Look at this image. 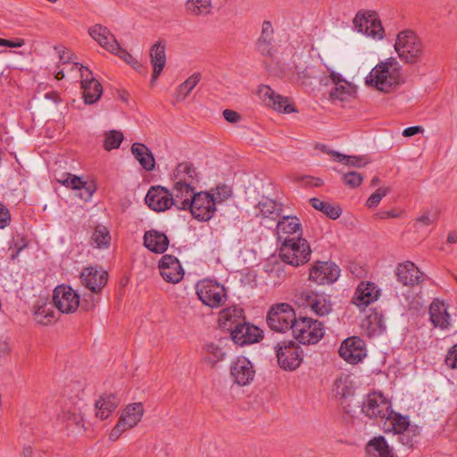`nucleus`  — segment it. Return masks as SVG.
Masks as SVG:
<instances>
[{
  "mask_svg": "<svg viewBox=\"0 0 457 457\" xmlns=\"http://www.w3.org/2000/svg\"><path fill=\"white\" fill-rule=\"evenodd\" d=\"M403 82L402 65L394 57L377 63L365 78L367 87L386 94L395 91Z\"/></svg>",
  "mask_w": 457,
  "mask_h": 457,
  "instance_id": "nucleus-1",
  "label": "nucleus"
},
{
  "mask_svg": "<svg viewBox=\"0 0 457 457\" xmlns=\"http://www.w3.org/2000/svg\"><path fill=\"white\" fill-rule=\"evenodd\" d=\"M394 48L398 57L410 65L421 62L426 55L423 39L411 29L402 30L396 35Z\"/></svg>",
  "mask_w": 457,
  "mask_h": 457,
  "instance_id": "nucleus-2",
  "label": "nucleus"
},
{
  "mask_svg": "<svg viewBox=\"0 0 457 457\" xmlns=\"http://www.w3.org/2000/svg\"><path fill=\"white\" fill-rule=\"evenodd\" d=\"M321 83L328 87V100L334 104L344 105L356 96V86L335 71H329Z\"/></svg>",
  "mask_w": 457,
  "mask_h": 457,
  "instance_id": "nucleus-3",
  "label": "nucleus"
},
{
  "mask_svg": "<svg viewBox=\"0 0 457 457\" xmlns=\"http://www.w3.org/2000/svg\"><path fill=\"white\" fill-rule=\"evenodd\" d=\"M361 410L370 419L385 420L384 428L393 420L394 414H399L392 410L391 402L380 392L368 394L362 402Z\"/></svg>",
  "mask_w": 457,
  "mask_h": 457,
  "instance_id": "nucleus-4",
  "label": "nucleus"
},
{
  "mask_svg": "<svg viewBox=\"0 0 457 457\" xmlns=\"http://www.w3.org/2000/svg\"><path fill=\"white\" fill-rule=\"evenodd\" d=\"M279 243L278 255L285 263L297 267L310 261L311 247L303 237Z\"/></svg>",
  "mask_w": 457,
  "mask_h": 457,
  "instance_id": "nucleus-5",
  "label": "nucleus"
},
{
  "mask_svg": "<svg viewBox=\"0 0 457 457\" xmlns=\"http://www.w3.org/2000/svg\"><path fill=\"white\" fill-rule=\"evenodd\" d=\"M144 413L145 409L142 403L128 404L121 411L116 425L112 428L109 439L112 442L117 441L125 431L135 428L140 422Z\"/></svg>",
  "mask_w": 457,
  "mask_h": 457,
  "instance_id": "nucleus-6",
  "label": "nucleus"
},
{
  "mask_svg": "<svg viewBox=\"0 0 457 457\" xmlns=\"http://www.w3.org/2000/svg\"><path fill=\"white\" fill-rule=\"evenodd\" d=\"M293 335L303 345L318 343L324 336L323 324L312 318H299L294 322Z\"/></svg>",
  "mask_w": 457,
  "mask_h": 457,
  "instance_id": "nucleus-7",
  "label": "nucleus"
},
{
  "mask_svg": "<svg viewBox=\"0 0 457 457\" xmlns=\"http://www.w3.org/2000/svg\"><path fill=\"white\" fill-rule=\"evenodd\" d=\"M353 23L358 32L374 40H382L385 37V29L375 11L358 12Z\"/></svg>",
  "mask_w": 457,
  "mask_h": 457,
  "instance_id": "nucleus-8",
  "label": "nucleus"
},
{
  "mask_svg": "<svg viewBox=\"0 0 457 457\" xmlns=\"http://www.w3.org/2000/svg\"><path fill=\"white\" fill-rule=\"evenodd\" d=\"M393 420L385 428L386 431H392L398 435V441L401 445L412 449L418 441L420 429L416 425H410L408 417L394 414Z\"/></svg>",
  "mask_w": 457,
  "mask_h": 457,
  "instance_id": "nucleus-9",
  "label": "nucleus"
},
{
  "mask_svg": "<svg viewBox=\"0 0 457 457\" xmlns=\"http://www.w3.org/2000/svg\"><path fill=\"white\" fill-rule=\"evenodd\" d=\"M196 294L202 303L211 308H218L227 300L225 287L211 279L199 281L196 284Z\"/></svg>",
  "mask_w": 457,
  "mask_h": 457,
  "instance_id": "nucleus-10",
  "label": "nucleus"
},
{
  "mask_svg": "<svg viewBox=\"0 0 457 457\" xmlns=\"http://www.w3.org/2000/svg\"><path fill=\"white\" fill-rule=\"evenodd\" d=\"M296 321L295 313L288 303H278L273 305L267 315L269 327L277 332H285L293 329L294 322Z\"/></svg>",
  "mask_w": 457,
  "mask_h": 457,
  "instance_id": "nucleus-11",
  "label": "nucleus"
},
{
  "mask_svg": "<svg viewBox=\"0 0 457 457\" xmlns=\"http://www.w3.org/2000/svg\"><path fill=\"white\" fill-rule=\"evenodd\" d=\"M278 362L285 370H296L303 361L301 347L293 341L280 342L276 346Z\"/></svg>",
  "mask_w": 457,
  "mask_h": 457,
  "instance_id": "nucleus-12",
  "label": "nucleus"
},
{
  "mask_svg": "<svg viewBox=\"0 0 457 457\" xmlns=\"http://www.w3.org/2000/svg\"><path fill=\"white\" fill-rule=\"evenodd\" d=\"M53 302L62 313H74L79 307L80 297L70 286L60 285L54 290Z\"/></svg>",
  "mask_w": 457,
  "mask_h": 457,
  "instance_id": "nucleus-13",
  "label": "nucleus"
},
{
  "mask_svg": "<svg viewBox=\"0 0 457 457\" xmlns=\"http://www.w3.org/2000/svg\"><path fill=\"white\" fill-rule=\"evenodd\" d=\"M257 95L265 106L270 107L274 111L285 113L296 112L294 104L288 97L276 94L270 86H259Z\"/></svg>",
  "mask_w": 457,
  "mask_h": 457,
  "instance_id": "nucleus-14",
  "label": "nucleus"
},
{
  "mask_svg": "<svg viewBox=\"0 0 457 457\" xmlns=\"http://www.w3.org/2000/svg\"><path fill=\"white\" fill-rule=\"evenodd\" d=\"M213 198L208 192L195 193L190 201L187 209L192 216L202 221L211 220L216 211Z\"/></svg>",
  "mask_w": 457,
  "mask_h": 457,
  "instance_id": "nucleus-15",
  "label": "nucleus"
},
{
  "mask_svg": "<svg viewBox=\"0 0 457 457\" xmlns=\"http://www.w3.org/2000/svg\"><path fill=\"white\" fill-rule=\"evenodd\" d=\"M298 303L310 308L318 316H326L332 311L330 300L324 295L303 290L297 295Z\"/></svg>",
  "mask_w": 457,
  "mask_h": 457,
  "instance_id": "nucleus-16",
  "label": "nucleus"
},
{
  "mask_svg": "<svg viewBox=\"0 0 457 457\" xmlns=\"http://www.w3.org/2000/svg\"><path fill=\"white\" fill-rule=\"evenodd\" d=\"M320 64H315L312 61L300 62L295 66L291 72L289 79L292 82L299 83L303 86H310L314 80L323 79Z\"/></svg>",
  "mask_w": 457,
  "mask_h": 457,
  "instance_id": "nucleus-17",
  "label": "nucleus"
},
{
  "mask_svg": "<svg viewBox=\"0 0 457 457\" xmlns=\"http://www.w3.org/2000/svg\"><path fill=\"white\" fill-rule=\"evenodd\" d=\"M338 353L345 361L351 364L361 361L367 355L365 344L358 337H351L344 340Z\"/></svg>",
  "mask_w": 457,
  "mask_h": 457,
  "instance_id": "nucleus-18",
  "label": "nucleus"
},
{
  "mask_svg": "<svg viewBox=\"0 0 457 457\" xmlns=\"http://www.w3.org/2000/svg\"><path fill=\"white\" fill-rule=\"evenodd\" d=\"M79 72L85 103L89 104L96 103L102 96V85L93 78L91 71L87 67L80 66Z\"/></svg>",
  "mask_w": 457,
  "mask_h": 457,
  "instance_id": "nucleus-19",
  "label": "nucleus"
},
{
  "mask_svg": "<svg viewBox=\"0 0 457 457\" xmlns=\"http://www.w3.org/2000/svg\"><path fill=\"white\" fill-rule=\"evenodd\" d=\"M340 275V270L335 263L320 262L312 266L309 279L319 284H330L335 282Z\"/></svg>",
  "mask_w": 457,
  "mask_h": 457,
  "instance_id": "nucleus-20",
  "label": "nucleus"
},
{
  "mask_svg": "<svg viewBox=\"0 0 457 457\" xmlns=\"http://www.w3.org/2000/svg\"><path fill=\"white\" fill-rule=\"evenodd\" d=\"M80 279L84 287L97 294L107 284L108 273L102 268L87 267L82 270Z\"/></svg>",
  "mask_w": 457,
  "mask_h": 457,
  "instance_id": "nucleus-21",
  "label": "nucleus"
},
{
  "mask_svg": "<svg viewBox=\"0 0 457 457\" xmlns=\"http://www.w3.org/2000/svg\"><path fill=\"white\" fill-rule=\"evenodd\" d=\"M159 270L162 278L170 283L176 284L179 282L184 276V270L179 261L170 254H165L161 258Z\"/></svg>",
  "mask_w": 457,
  "mask_h": 457,
  "instance_id": "nucleus-22",
  "label": "nucleus"
},
{
  "mask_svg": "<svg viewBox=\"0 0 457 457\" xmlns=\"http://www.w3.org/2000/svg\"><path fill=\"white\" fill-rule=\"evenodd\" d=\"M277 239L278 242L294 240L302 237V225L295 216H284L277 224Z\"/></svg>",
  "mask_w": 457,
  "mask_h": 457,
  "instance_id": "nucleus-23",
  "label": "nucleus"
},
{
  "mask_svg": "<svg viewBox=\"0 0 457 457\" xmlns=\"http://www.w3.org/2000/svg\"><path fill=\"white\" fill-rule=\"evenodd\" d=\"M230 373L236 383L245 386L253 379L255 370L247 358L240 356L232 363Z\"/></svg>",
  "mask_w": 457,
  "mask_h": 457,
  "instance_id": "nucleus-24",
  "label": "nucleus"
},
{
  "mask_svg": "<svg viewBox=\"0 0 457 457\" xmlns=\"http://www.w3.org/2000/svg\"><path fill=\"white\" fill-rule=\"evenodd\" d=\"M145 203L156 212H163L173 205L170 192L162 187H152L146 194Z\"/></svg>",
  "mask_w": 457,
  "mask_h": 457,
  "instance_id": "nucleus-25",
  "label": "nucleus"
},
{
  "mask_svg": "<svg viewBox=\"0 0 457 457\" xmlns=\"http://www.w3.org/2000/svg\"><path fill=\"white\" fill-rule=\"evenodd\" d=\"M262 331L255 326L243 321L238 328H233L230 332L232 340L240 345L258 342L262 338Z\"/></svg>",
  "mask_w": 457,
  "mask_h": 457,
  "instance_id": "nucleus-26",
  "label": "nucleus"
},
{
  "mask_svg": "<svg viewBox=\"0 0 457 457\" xmlns=\"http://www.w3.org/2000/svg\"><path fill=\"white\" fill-rule=\"evenodd\" d=\"M379 295V290L374 283L361 282L355 290L353 303L359 308H365L375 302Z\"/></svg>",
  "mask_w": 457,
  "mask_h": 457,
  "instance_id": "nucleus-27",
  "label": "nucleus"
},
{
  "mask_svg": "<svg viewBox=\"0 0 457 457\" xmlns=\"http://www.w3.org/2000/svg\"><path fill=\"white\" fill-rule=\"evenodd\" d=\"M366 457H398L383 436L372 437L364 448Z\"/></svg>",
  "mask_w": 457,
  "mask_h": 457,
  "instance_id": "nucleus-28",
  "label": "nucleus"
},
{
  "mask_svg": "<svg viewBox=\"0 0 457 457\" xmlns=\"http://www.w3.org/2000/svg\"><path fill=\"white\" fill-rule=\"evenodd\" d=\"M396 276L398 281L407 287L418 285L422 280L421 271L411 262L400 263L396 269Z\"/></svg>",
  "mask_w": 457,
  "mask_h": 457,
  "instance_id": "nucleus-29",
  "label": "nucleus"
},
{
  "mask_svg": "<svg viewBox=\"0 0 457 457\" xmlns=\"http://www.w3.org/2000/svg\"><path fill=\"white\" fill-rule=\"evenodd\" d=\"M120 404V399L114 394H103L95 402V416L105 420L112 415Z\"/></svg>",
  "mask_w": 457,
  "mask_h": 457,
  "instance_id": "nucleus-30",
  "label": "nucleus"
},
{
  "mask_svg": "<svg viewBox=\"0 0 457 457\" xmlns=\"http://www.w3.org/2000/svg\"><path fill=\"white\" fill-rule=\"evenodd\" d=\"M90 37L110 53L119 49V44L111 31L104 26L96 24L89 28Z\"/></svg>",
  "mask_w": 457,
  "mask_h": 457,
  "instance_id": "nucleus-31",
  "label": "nucleus"
},
{
  "mask_svg": "<svg viewBox=\"0 0 457 457\" xmlns=\"http://www.w3.org/2000/svg\"><path fill=\"white\" fill-rule=\"evenodd\" d=\"M172 179L174 186L193 187L197 181V173L192 164L188 162H181L175 168Z\"/></svg>",
  "mask_w": 457,
  "mask_h": 457,
  "instance_id": "nucleus-32",
  "label": "nucleus"
},
{
  "mask_svg": "<svg viewBox=\"0 0 457 457\" xmlns=\"http://www.w3.org/2000/svg\"><path fill=\"white\" fill-rule=\"evenodd\" d=\"M430 320L435 327L447 329L451 327L450 314L444 302L435 300L429 307Z\"/></svg>",
  "mask_w": 457,
  "mask_h": 457,
  "instance_id": "nucleus-33",
  "label": "nucleus"
},
{
  "mask_svg": "<svg viewBox=\"0 0 457 457\" xmlns=\"http://www.w3.org/2000/svg\"><path fill=\"white\" fill-rule=\"evenodd\" d=\"M243 321H245L243 310L237 306L226 308L219 315L220 326L229 332L233 330V328H238Z\"/></svg>",
  "mask_w": 457,
  "mask_h": 457,
  "instance_id": "nucleus-34",
  "label": "nucleus"
},
{
  "mask_svg": "<svg viewBox=\"0 0 457 457\" xmlns=\"http://www.w3.org/2000/svg\"><path fill=\"white\" fill-rule=\"evenodd\" d=\"M144 245L154 253H162L168 248L169 240L165 234L156 230H150L145 233Z\"/></svg>",
  "mask_w": 457,
  "mask_h": 457,
  "instance_id": "nucleus-35",
  "label": "nucleus"
},
{
  "mask_svg": "<svg viewBox=\"0 0 457 457\" xmlns=\"http://www.w3.org/2000/svg\"><path fill=\"white\" fill-rule=\"evenodd\" d=\"M170 194L174 206L179 210H187L188 204L195 193L194 187L173 186Z\"/></svg>",
  "mask_w": 457,
  "mask_h": 457,
  "instance_id": "nucleus-36",
  "label": "nucleus"
},
{
  "mask_svg": "<svg viewBox=\"0 0 457 457\" xmlns=\"http://www.w3.org/2000/svg\"><path fill=\"white\" fill-rule=\"evenodd\" d=\"M274 29L270 21H265L262 24L261 35L257 40L258 51L263 55H270L272 50Z\"/></svg>",
  "mask_w": 457,
  "mask_h": 457,
  "instance_id": "nucleus-37",
  "label": "nucleus"
},
{
  "mask_svg": "<svg viewBox=\"0 0 457 457\" xmlns=\"http://www.w3.org/2000/svg\"><path fill=\"white\" fill-rule=\"evenodd\" d=\"M131 153L145 170H154L155 164L154 158L152 152L145 145L134 143L131 145Z\"/></svg>",
  "mask_w": 457,
  "mask_h": 457,
  "instance_id": "nucleus-38",
  "label": "nucleus"
},
{
  "mask_svg": "<svg viewBox=\"0 0 457 457\" xmlns=\"http://www.w3.org/2000/svg\"><path fill=\"white\" fill-rule=\"evenodd\" d=\"M150 56L151 63L154 67L152 75V83H154L162 73L166 63L164 46L160 43L154 44L151 48Z\"/></svg>",
  "mask_w": 457,
  "mask_h": 457,
  "instance_id": "nucleus-39",
  "label": "nucleus"
},
{
  "mask_svg": "<svg viewBox=\"0 0 457 457\" xmlns=\"http://www.w3.org/2000/svg\"><path fill=\"white\" fill-rule=\"evenodd\" d=\"M333 392L337 397L347 398L354 394L353 381L350 375L341 374L333 385Z\"/></svg>",
  "mask_w": 457,
  "mask_h": 457,
  "instance_id": "nucleus-40",
  "label": "nucleus"
},
{
  "mask_svg": "<svg viewBox=\"0 0 457 457\" xmlns=\"http://www.w3.org/2000/svg\"><path fill=\"white\" fill-rule=\"evenodd\" d=\"M361 327L369 337L379 335L386 328L383 316L378 312L370 313Z\"/></svg>",
  "mask_w": 457,
  "mask_h": 457,
  "instance_id": "nucleus-41",
  "label": "nucleus"
},
{
  "mask_svg": "<svg viewBox=\"0 0 457 457\" xmlns=\"http://www.w3.org/2000/svg\"><path fill=\"white\" fill-rule=\"evenodd\" d=\"M59 419L65 423L68 429L72 431L80 432L85 428L84 419L75 408L63 411L59 415Z\"/></svg>",
  "mask_w": 457,
  "mask_h": 457,
  "instance_id": "nucleus-42",
  "label": "nucleus"
},
{
  "mask_svg": "<svg viewBox=\"0 0 457 457\" xmlns=\"http://www.w3.org/2000/svg\"><path fill=\"white\" fill-rule=\"evenodd\" d=\"M57 181L66 187H70L71 189L85 188L89 196H92L96 191V187L94 185H87V182L83 181L80 177L72 175L71 173H63L61 178L57 179Z\"/></svg>",
  "mask_w": 457,
  "mask_h": 457,
  "instance_id": "nucleus-43",
  "label": "nucleus"
},
{
  "mask_svg": "<svg viewBox=\"0 0 457 457\" xmlns=\"http://www.w3.org/2000/svg\"><path fill=\"white\" fill-rule=\"evenodd\" d=\"M203 352L204 361L211 366H214L223 361L226 356L223 348L213 343L206 344Z\"/></svg>",
  "mask_w": 457,
  "mask_h": 457,
  "instance_id": "nucleus-44",
  "label": "nucleus"
},
{
  "mask_svg": "<svg viewBox=\"0 0 457 457\" xmlns=\"http://www.w3.org/2000/svg\"><path fill=\"white\" fill-rule=\"evenodd\" d=\"M201 79L200 73H195L188 77L176 90L175 99L177 102L184 101L191 91L196 87Z\"/></svg>",
  "mask_w": 457,
  "mask_h": 457,
  "instance_id": "nucleus-45",
  "label": "nucleus"
},
{
  "mask_svg": "<svg viewBox=\"0 0 457 457\" xmlns=\"http://www.w3.org/2000/svg\"><path fill=\"white\" fill-rule=\"evenodd\" d=\"M310 204L314 209L320 211L332 220H336L341 215V209L338 206H335L320 199L312 198L310 199Z\"/></svg>",
  "mask_w": 457,
  "mask_h": 457,
  "instance_id": "nucleus-46",
  "label": "nucleus"
},
{
  "mask_svg": "<svg viewBox=\"0 0 457 457\" xmlns=\"http://www.w3.org/2000/svg\"><path fill=\"white\" fill-rule=\"evenodd\" d=\"M92 244L97 248H107L110 245L111 235L108 228L103 225H97L91 236Z\"/></svg>",
  "mask_w": 457,
  "mask_h": 457,
  "instance_id": "nucleus-47",
  "label": "nucleus"
},
{
  "mask_svg": "<svg viewBox=\"0 0 457 457\" xmlns=\"http://www.w3.org/2000/svg\"><path fill=\"white\" fill-rule=\"evenodd\" d=\"M328 154L332 156L333 160L337 162H342L347 166L364 167L369 161L364 157H357L353 155H345L336 151H330Z\"/></svg>",
  "mask_w": 457,
  "mask_h": 457,
  "instance_id": "nucleus-48",
  "label": "nucleus"
},
{
  "mask_svg": "<svg viewBox=\"0 0 457 457\" xmlns=\"http://www.w3.org/2000/svg\"><path fill=\"white\" fill-rule=\"evenodd\" d=\"M35 320L41 325H50L55 320L54 312L50 303L39 306L34 312Z\"/></svg>",
  "mask_w": 457,
  "mask_h": 457,
  "instance_id": "nucleus-49",
  "label": "nucleus"
},
{
  "mask_svg": "<svg viewBox=\"0 0 457 457\" xmlns=\"http://www.w3.org/2000/svg\"><path fill=\"white\" fill-rule=\"evenodd\" d=\"M186 9L193 15L209 13L212 9L211 0H187Z\"/></svg>",
  "mask_w": 457,
  "mask_h": 457,
  "instance_id": "nucleus-50",
  "label": "nucleus"
},
{
  "mask_svg": "<svg viewBox=\"0 0 457 457\" xmlns=\"http://www.w3.org/2000/svg\"><path fill=\"white\" fill-rule=\"evenodd\" d=\"M258 208L264 217H270L272 215L278 216L281 211V205L270 198H264L260 201Z\"/></svg>",
  "mask_w": 457,
  "mask_h": 457,
  "instance_id": "nucleus-51",
  "label": "nucleus"
},
{
  "mask_svg": "<svg viewBox=\"0 0 457 457\" xmlns=\"http://www.w3.org/2000/svg\"><path fill=\"white\" fill-rule=\"evenodd\" d=\"M123 140V134L117 130H111L105 133L104 140V148L106 151L117 149Z\"/></svg>",
  "mask_w": 457,
  "mask_h": 457,
  "instance_id": "nucleus-52",
  "label": "nucleus"
},
{
  "mask_svg": "<svg viewBox=\"0 0 457 457\" xmlns=\"http://www.w3.org/2000/svg\"><path fill=\"white\" fill-rule=\"evenodd\" d=\"M58 51L60 62L62 65L71 64V71L78 70L81 66L79 62H74L73 54L64 46L56 47Z\"/></svg>",
  "mask_w": 457,
  "mask_h": 457,
  "instance_id": "nucleus-53",
  "label": "nucleus"
},
{
  "mask_svg": "<svg viewBox=\"0 0 457 457\" xmlns=\"http://www.w3.org/2000/svg\"><path fill=\"white\" fill-rule=\"evenodd\" d=\"M209 193L213 198L214 204L216 205L217 204L227 200L231 195V189L229 187L222 185L218 186L215 189L211 190Z\"/></svg>",
  "mask_w": 457,
  "mask_h": 457,
  "instance_id": "nucleus-54",
  "label": "nucleus"
},
{
  "mask_svg": "<svg viewBox=\"0 0 457 457\" xmlns=\"http://www.w3.org/2000/svg\"><path fill=\"white\" fill-rule=\"evenodd\" d=\"M389 191L390 187H382L378 188L376 192L371 194L368 198L366 202V206L369 208L377 207L380 203L381 199L385 197L389 193Z\"/></svg>",
  "mask_w": 457,
  "mask_h": 457,
  "instance_id": "nucleus-55",
  "label": "nucleus"
},
{
  "mask_svg": "<svg viewBox=\"0 0 457 457\" xmlns=\"http://www.w3.org/2000/svg\"><path fill=\"white\" fill-rule=\"evenodd\" d=\"M362 180L363 177L356 171H350L343 176V182L352 188L358 187L362 183Z\"/></svg>",
  "mask_w": 457,
  "mask_h": 457,
  "instance_id": "nucleus-56",
  "label": "nucleus"
},
{
  "mask_svg": "<svg viewBox=\"0 0 457 457\" xmlns=\"http://www.w3.org/2000/svg\"><path fill=\"white\" fill-rule=\"evenodd\" d=\"M437 220V214L434 212L426 211L423 212L419 217L415 220V225L419 226H429L436 222Z\"/></svg>",
  "mask_w": 457,
  "mask_h": 457,
  "instance_id": "nucleus-57",
  "label": "nucleus"
},
{
  "mask_svg": "<svg viewBox=\"0 0 457 457\" xmlns=\"http://www.w3.org/2000/svg\"><path fill=\"white\" fill-rule=\"evenodd\" d=\"M445 364L450 369L457 370V344L448 351L445 357Z\"/></svg>",
  "mask_w": 457,
  "mask_h": 457,
  "instance_id": "nucleus-58",
  "label": "nucleus"
},
{
  "mask_svg": "<svg viewBox=\"0 0 457 457\" xmlns=\"http://www.w3.org/2000/svg\"><path fill=\"white\" fill-rule=\"evenodd\" d=\"M403 211L402 210H399V209H393L391 211H382V212H379L376 214L377 218L380 219V220H385V219H395V218H400L403 215Z\"/></svg>",
  "mask_w": 457,
  "mask_h": 457,
  "instance_id": "nucleus-59",
  "label": "nucleus"
},
{
  "mask_svg": "<svg viewBox=\"0 0 457 457\" xmlns=\"http://www.w3.org/2000/svg\"><path fill=\"white\" fill-rule=\"evenodd\" d=\"M223 118L229 123H238L242 120V116L236 111L226 109L222 112Z\"/></svg>",
  "mask_w": 457,
  "mask_h": 457,
  "instance_id": "nucleus-60",
  "label": "nucleus"
},
{
  "mask_svg": "<svg viewBox=\"0 0 457 457\" xmlns=\"http://www.w3.org/2000/svg\"><path fill=\"white\" fill-rule=\"evenodd\" d=\"M10 221L11 214L9 210L3 204H0V228L7 227Z\"/></svg>",
  "mask_w": 457,
  "mask_h": 457,
  "instance_id": "nucleus-61",
  "label": "nucleus"
},
{
  "mask_svg": "<svg viewBox=\"0 0 457 457\" xmlns=\"http://www.w3.org/2000/svg\"><path fill=\"white\" fill-rule=\"evenodd\" d=\"M114 54L118 55L120 58L124 60L127 63L130 64L131 66H135L137 64V61L126 50L120 48L119 46V49H117L114 53Z\"/></svg>",
  "mask_w": 457,
  "mask_h": 457,
  "instance_id": "nucleus-62",
  "label": "nucleus"
},
{
  "mask_svg": "<svg viewBox=\"0 0 457 457\" xmlns=\"http://www.w3.org/2000/svg\"><path fill=\"white\" fill-rule=\"evenodd\" d=\"M25 41L22 38H16L15 40H9L0 37V46L5 47H21L24 46Z\"/></svg>",
  "mask_w": 457,
  "mask_h": 457,
  "instance_id": "nucleus-63",
  "label": "nucleus"
},
{
  "mask_svg": "<svg viewBox=\"0 0 457 457\" xmlns=\"http://www.w3.org/2000/svg\"><path fill=\"white\" fill-rule=\"evenodd\" d=\"M423 128L421 126L409 127L403 131V136L405 137H412L416 134L422 133Z\"/></svg>",
  "mask_w": 457,
  "mask_h": 457,
  "instance_id": "nucleus-64",
  "label": "nucleus"
}]
</instances>
